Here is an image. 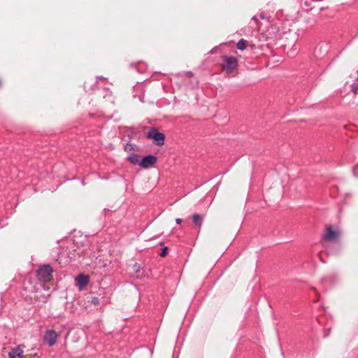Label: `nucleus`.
I'll list each match as a JSON object with an SVG mask.
<instances>
[{
    "label": "nucleus",
    "instance_id": "nucleus-1",
    "mask_svg": "<svg viewBox=\"0 0 358 358\" xmlns=\"http://www.w3.org/2000/svg\"><path fill=\"white\" fill-rule=\"evenodd\" d=\"M238 66V60L232 56H223L222 67L227 73H232Z\"/></svg>",
    "mask_w": 358,
    "mask_h": 358
},
{
    "label": "nucleus",
    "instance_id": "nucleus-2",
    "mask_svg": "<svg viewBox=\"0 0 358 358\" xmlns=\"http://www.w3.org/2000/svg\"><path fill=\"white\" fill-rule=\"evenodd\" d=\"M341 236V231L333 226L327 227L322 239L327 242H336Z\"/></svg>",
    "mask_w": 358,
    "mask_h": 358
},
{
    "label": "nucleus",
    "instance_id": "nucleus-3",
    "mask_svg": "<svg viewBox=\"0 0 358 358\" xmlns=\"http://www.w3.org/2000/svg\"><path fill=\"white\" fill-rule=\"evenodd\" d=\"M53 272L52 267L49 264H45L37 271V278L41 282L50 281Z\"/></svg>",
    "mask_w": 358,
    "mask_h": 358
},
{
    "label": "nucleus",
    "instance_id": "nucleus-4",
    "mask_svg": "<svg viewBox=\"0 0 358 358\" xmlns=\"http://www.w3.org/2000/svg\"><path fill=\"white\" fill-rule=\"evenodd\" d=\"M147 137L153 140V143L159 146L164 144L165 136L164 134L159 132L155 129H151L147 135Z\"/></svg>",
    "mask_w": 358,
    "mask_h": 358
},
{
    "label": "nucleus",
    "instance_id": "nucleus-5",
    "mask_svg": "<svg viewBox=\"0 0 358 358\" xmlns=\"http://www.w3.org/2000/svg\"><path fill=\"white\" fill-rule=\"evenodd\" d=\"M157 157L154 155H149L145 156L142 159V160L139 162V166L142 169H148L153 166L157 162Z\"/></svg>",
    "mask_w": 358,
    "mask_h": 358
},
{
    "label": "nucleus",
    "instance_id": "nucleus-6",
    "mask_svg": "<svg viewBox=\"0 0 358 358\" xmlns=\"http://www.w3.org/2000/svg\"><path fill=\"white\" fill-rule=\"evenodd\" d=\"M44 341L49 346H53L57 341V334L53 330L48 331L44 336Z\"/></svg>",
    "mask_w": 358,
    "mask_h": 358
},
{
    "label": "nucleus",
    "instance_id": "nucleus-7",
    "mask_svg": "<svg viewBox=\"0 0 358 358\" xmlns=\"http://www.w3.org/2000/svg\"><path fill=\"white\" fill-rule=\"evenodd\" d=\"M76 282L79 289L82 290L89 284L90 279L87 275L80 273L76 278Z\"/></svg>",
    "mask_w": 358,
    "mask_h": 358
},
{
    "label": "nucleus",
    "instance_id": "nucleus-8",
    "mask_svg": "<svg viewBox=\"0 0 358 358\" xmlns=\"http://www.w3.org/2000/svg\"><path fill=\"white\" fill-rule=\"evenodd\" d=\"M23 350L20 347L14 348L8 353V358H22Z\"/></svg>",
    "mask_w": 358,
    "mask_h": 358
},
{
    "label": "nucleus",
    "instance_id": "nucleus-9",
    "mask_svg": "<svg viewBox=\"0 0 358 358\" xmlns=\"http://www.w3.org/2000/svg\"><path fill=\"white\" fill-rule=\"evenodd\" d=\"M192 220L196 226H197L199 228L201 227L203 222V217L201 215L196 213L192 215Z\"/></svg>",
    "mask_w": 358,
    "mask_h": 358
},
{
    "label": "nucleus",
    "instance_id": "nucleus-10",
    "mask_svg": "<svg viewBox=\"0 0 358 358\" xmlns=\"http://www.w3.org/2000/svg\"><path fill=\"white\" fill-rule=\"evenodd\" d=\"M128 160L132 164H139V162H141L139 160V156L137 154H131L130 156L128 157Z\"/></svg>",
    "mask_w": 358,
    "mask_h": 358
},
{
    "label": "nucleus",
    "instance_id": "nucleus-11",
    "mask_svg": "<svg viewBox=\"0 0 358 358\" xmlns=\"http://www.w3.org/2000/svg\"><path fill=\"white\" fill-rule=\"evenodd\" d=\"M247 45H248V41L242 38V39L239 40L236 46L238 50H244L246 48Z\"/></svg>",
    "mask_w": 358,
    "mask_h": 358
},
{
    "label": "nucleus",
    "instance_id": "nucleus-12",
    "mask_svg": "<svg viewBox=\"0 0 358 358\" xmlns=\"http://www.w3.org/2000/svg\"><path fill=\"white\" fill-rule=\"evenodd\" d=\"M352 91L355 94H358V70H357V76L355 80V82L352 85Z\"/></svg>",
    "mask_w": 358,
    "mask_h": 358
},
{
    "label": "nucleus",
    "instance_id": "nucleus-13",
    "mask_svg": "<svg viewBox=\"0 0 358 358\" xmlns=\"http://www.w3.org/2000/svg\"><path fill=\"white\" fill-rule=\"evenodd\" d=\"M167 253H168V248L167 247H164L162 249V252L160 253V256L162 257H164L167 255Z\"/></svg>",
    "mask_w": 358,
    "mask_h": 358
},
{
    "label": "nucleus",
    "instance_id": "nucleus-14",
    "mask_svg": "<svg viewBox=\"0 0 358 358\" xmlns=\"http://www.w3.org/2000/svg\"><path fill=\"white\" fill-rule=\"evenodd\" d=\"M91 303L95 306H97L99 303V300L97 297H93L92 299Z\"/></svg>",
    "mask_w": 358,
    "mask_h": 358
},
{
    "label": "nucleus",
    "instance_id": "nucleus-15",
    "mask_svg": "<svg viewBox=\"0 0 358 358\" xmlns=\"http://www.w3.org/2000/svg\"><path fill=\"white\" fill-rule=\"evenodd\" d=\"M124 150L126 151H131L133 150V146L131 144H129V143H127L125 147H124Z\"/></svg>",
    "mask_w": 358,
    "mask_h": 358
},
{
    "label": "nucleus",
    "instance_id": "nucleus-16",
    "mask_svg": "<svg viewBox=\"0 0 358 358\" xmlns=\"http://www.w3.org/2000/svg\"><path fill=\"white\" fill-rule=\"evenodd\" d=\"M176 222L177 224H181V222H182V220H181L180 218H177V219L176 220Z\"/></svg>",
    "mask_w": 358,
    "mask_h": 358
},
{
    "label": "nucleus",
    "instance_id": "nucleus-17",
    "mask_svg": "<svg viewBox=\"0 0 358 358\" xmlns=\"http://www.w3.org/2000/svg\"><path fill=\"white\" fill-rule=\"evenodd\" d=\"M357 167H358V164H357V165L355 166V169H354V172H355V171H356V169H357ZM355 176H357V175H356V173H355Z\"/></svg>",
    "mask_w": 358,
    "mask_h": 358
},
{
    "label": "nucleus",
    "instance_id": "nucleus-18",
    "mask_svg": "<svg viewBox=\"0 0 358 358\" xmlns=\"http://www.w3.org/2000/svg\"><path fill=\"white\" fill-rule=\"evenodd\" d=\"M252 20L256 21L257 20V17H253Z\"/></svg>",
    "mask_w": 358,
    "mask_h": 358
}]
</instances>
